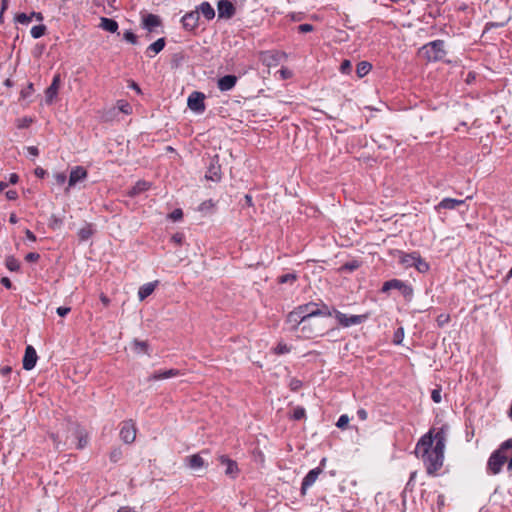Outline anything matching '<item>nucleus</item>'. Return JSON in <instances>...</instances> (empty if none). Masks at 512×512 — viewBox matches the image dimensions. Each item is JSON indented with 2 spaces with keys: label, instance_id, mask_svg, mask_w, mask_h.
<instances>
[{
  "label": "nucleus",
  "instance_id": "obj_35",
  "mask_svg": "<svg viewBox=\"0 0 512 512\" xmlns=\"http://www.w3.org/2000/svg\"><path fill=\"white\" fill-rule=\"evenodd\" d=\"M196 20H197L196 15L194 13H189L183 17V24L185 27H187V26L194 27Z\"/></svg>",
  "mask_w": 512,
  "mask_h": 512
},
{
  "label": "nucleus",
  "instance_id": "obj_50",
  "mask_svg": "<svg viewBox=\"0 0 512 512\" xmlns=\"http://www.w3.org/2000/svg\"><path fill=\"white\" fill-rule=\"evenodd\" d=\"M431 398L435 403H440L441 402V390L434 389L431 393Z\"/></svg>",
  "mask_w": 512,
  "mask_h": 512
},
{
  "label": "nucleus",
  "instance_id": "obj_44",
  "mask_svg": "<svg viewBox=\"0 0 512 512\" xmlns=\"http://www.w3.org/2000/svg\"><path fill=\"white\" fill-rule=\"evenodd\" d=\"M400 291L402 292V294L405 296V297H411L412 294H413V289L411 286L405 284L403 282V287L400 288Z\"/></svg>",
  "mask_w": 512,
  "mask_h": 512
},
{
  "label": "nucleus",
  "instance_id": "obj_63",
  "mask_svg": "<svg viewBox=\"0 0 512 512\" xmlns=\"http://www.w3.org/2000/svg\"><path fill=\"white\" fill-rule=\"evenodd\" d=\"M25 235L27 237L28 240L32 241V242H35L36 241V236L30 231V230H26L25 231Z\"/></svg>",
  "mask_w": 512,
  "mask_h": 512
},
{
  "label": "nucleus",
  "instance_id": "obj_7",
  "mask_svg": "<svg viewBox=\"0 0 512 512\" xmlns=\"http://www.w3.org/2000/svg\"><path fill=\"white\" fill-rule=\"evenodd\" d=\"M205 95L202 92H192L187 100V105L190 110L196 113H203L205 110L204 104Z\"/></svg>",
  "mask_w": 512,
  "mask_h": 512
},
{
  "label": "nucleus",
  "instance_id": "obj_36",
  "mask_svg": "<svg viewBox=\"0 0 512 512\" xmlns=\"http://www.w3.org/2000/svg\"><path fill=\"white\" fill-rule=\"evenodd\" d=\"M359 267V262L354 260V261H351V262H348L346 264H344L340 270L341 271H348V272H352L354 270H356L357 268Z\"/></svg>",
  "mask_w": 512,
  "mask_h": 512
},
{
  "label": "nucleus",
  "instance_id": "obj_53",
  "mask_svg": "<svg viewBox=\"0 0 512 512\" xmlns=\"http://www.w3.org/2000/svg\"><path fill=\"white\" fill-rule=\"evenodd\" d=\"M298 30L301 32V33H307V32H311L313 30V26L311 24H301L299 27H298Z\"/></svg>",
  "mask_w": 512,
  "mask_h": 512
},
{
  "label": "nucleus",
  "instance_id": "obj_8",
  "mask_svg": "<svg viewBox=\"0 0 512 512\" xmlns=\"http://www.w3.org/2000/svg\"><path fill=\"white\" fill-rule=\"evenodd\" d=\"M335 318L337 319V321L339 322L340 325H342L344 327H349V326L361 324L363 321H365L366 316L365 315L348 316L339 311H335Z\"/></svg>",
  "mask_w": 512,
  "mask_h": 512
},
{
  "label": "nucleus",
  "instance_id": "obj_30",
  "mask_svg": "<svg viewBox=\"0 0 512 512\" xmlns=\"http://www.w3.org/2000/svg\"><path fill=\"white\" fill-rule=\"evenodd\" d=\"M418 253L404 254L401 257V262L407 267H414Z\"/></svg>",
  "mask_w": 512,
  "mask_h": 512
},
{
  "label": "nucleus",
  "instance_id": "obj_45",
  "mask_svg": "<svg viewBox=\"0 0 512 512\" xmlns=\"http://www.w3.org/2000/svg\"><path fill=\"white\" fill-rule=\"evenodd\" d=\"M124 39L132 44H135L137 42L136 35L131 31H126L124 33Z\"/></svg>",
  "mask_w": 512,
  "mask_h": 512
},
{
  "label": "nucleus",
  "instance_id": "obj_10",
  "mask_svg": "<svg viewBox=\"0 0 512 512\" xmlns=\"http://www.w3.org/2000/svg\"><path fill=\"white\" fill-rule=\"evenodd\" d=\"M60 84H61L60 75L56 74L53 77V80H52V83L50 84V86L45 90L46 104L51 105L55 101V99L58 95L59 89H60Z\"/></svg>",
  "mask_w": 512,
  "mask_h": 512
},
{
  "label": "nucleus",
  "instance_id": "obj_15",
  "mask_svg": "<svg viewBox=\"0 0 512 512\" xmlns=\"http://www.w3.org/2000/svg\"><path fill=\"white\" fill-rule=\"evenodd\" d=\"M142 25L149 32H153L161 25V19L155 14H147L142 19Z\"/></svg>",
  "mask_w": 512,
  "mask_h": 512
},
{
  "label": "nucleus",
  "instance_id": "obj_13",
  "mask_svg": "<svg viewBox=\"0 0 512 512\" xmlns=\"http://www.w3.org/2000/svg\"><path fill=\"white\" fill-rule=\"evenodd\" d=\"M38 356L36 350L32 346H27L23 357V368L31 370L35 367Z\"/></svg>",
  "mask_w": 512,
  "mask_h": 512
},
{
  "label": "nucleus",
  "instance_id": "obj_33",
  "mask_svg": "<svg viewBox=\"0 0 512 512\" xmlns=\"http://www.w3.org/2000/svg\"><path fill=\"white\" fill-rule=\"evenodd\" d=\"M15 21L22 25H28L32 21L31 14L19 13L15 16Z\"/></svg>",
  "mask_w": 512,
  "mask_h": 512
},
{
  "label": "nucleus",
  "instance_id": "obj_48",
  "mask_svg": "<svg viewBox=\"0 0 512 512\" xmlns=\"http://www.w3.org/2000/svg\"><path fill=\"white\" fill-rule=\"evenodd\" d=\"M296 280V275L294 274H286V275H282L280 278H279V282L280 283H287V282H293Z\"/></svg>",
  "mask_w": 512,
  "mask_h": 512
},
{
  "label": "nucleus",
  "instance_id": "obj_5",
  "mask_svg": "<svg viewBox=\"0 0 512 512\" xmlns=\"http://www.w3.org/2000/svg\"><path fill=\"white\" fill-rule=\"evenodd\" d=\"M419 54L428 61L442 60L446 51L444 49V42L442 40L432 41L421 47Z\"/></svg>",
  "mask_w": 512,
  "mask_h": 512
},
{
  "label": "nucleus",
  "instance_id": "obj_47",
  "mask_svg": "<svg viewBox=\"0 0 512 512\" xmlns=\"http://www.w3.org/2000/svg\"><path fill=\"white\" fill-rule=\"evenodd\" d=\"M34 91L33 84L29 83L28 86L21 91L22 98L29 97Z\"/></svg>",
  "mask_w": 512,
  "mask_h": 512
},
{
  "label": "nucleus",
  "instance_id": "obj_25",
  "mask_svg": "<svg viewBox=\"0 0 512 512\" xmlns=\"http://www.w3.org/2000/svg\"><path fill=\"white\" fill-rule=\"evenodd\" d=\"M150 187V184L146 181H138L129 191L130 196L138 195L146 190H148Z\"/></svg>",
  "mask_w": 512,
  "mask_h": 512
},
{
  "label": "nucleus",
  "instance_id": "obj_14",
  "mask_svg": "<svg viewBox=\"0 0 512 512\" xmlns=\"http://www.w3.org/2000/svg\"><path fill=\"white\" fill-rule=\"evenodd\" d=\"M219 18L229 19L235 13V7L228 0H220L217 4Z\"/></svg>",
  "mask_w": 512,
  "mask_h": 512
},
{
  "label": "nucleus",
  "instance_id": "obj_52",
  "mask_svg": "<svg viewBox=\"0 0 512 512\" xmlns=\"http://www.w3.org/2000/svg\"><path fill=\"white\" fill-rule=\"evenodd\" d=\"M12 372V368L8 365L0 367V375L3 377H7Z\"/></svg>",
  "mask_w": 512,
  "mask_h": 512
},
{
  "label": "nucleus",
  "instance_id": "obj_21",
  "mask_svg": "<svg viewBox=\"0 0 512 512\" xmlns=\"http://www.w3.org/2000/svg\"><path fill=\"white\" fill-rule=\"evenodd\" d=\"M464 200L453 198H444L436 207V209H455L456 207L464 204Z\"/></svg>",
  "mask_w": 512,
  "mask_h": 512
},
{
  "label": "nucleus",
  "instance_id": "obj_60",
  "mask_svg": "<svg viewBox=\"0 0 512 512\" xmlns=\"http://www.w3.org/2000/svg\"><path fill=\"white\" fill-rule=\"evenodd\" d=\"M27 151L31 156H34V157L38 156V154H39V151H38L37 147H35V146H29L27 148Z\"/></svg>",
  "mask_w": 512,
  "mask_h": 512
},
{
  "label": "nucleus",
  "instance_id": "obj_16",
  "mask_svg": "<svg viewBox=\"0 0 512 512\" xmlns=\"http://www.w3.org/2000/svg\"><path fill=\"white\" fill-rule=\"evenodd\" d=\"M219 461L222 465H225L226 466V469H225V474L228 475V476H231V477H235L238 473V467H237V463L233 460H231L230 458H228L227 456H220L219 457Z\"/></svg>",
  "mask_w": 512,
  "mask_h": 512
},
{
  "label": "nucleus",
  "instance_id": "obj_32",
  "mask_svg": "<svg viewBox=\"0 0 512 512\" xmlns=\"http://www.w3.org/2000/svg\"><path fill=\"white\" fill-rule=\"evenodd\" d=\"M46 32V26L45 25H36V26H33L31 28V36L34 38V39H38L40 37H42Z\"/></svg>",
  "mask_w": 512,
  "mask_h": 512
},
{
  "label": "nucleus",
  "instance_id": "obj_59",
  "mask_svg": "<svg viewBox=\"0 0 512 512\" xmlns=\"http://www.w3.org/2000/svg\"><path fill=\"white\" fill-rule=\"evenodd\" d=\"M6 197L9 199V200H15L17 199L18 197V194L15 190H9L6 192Z\"/></svg>",
  "mask_w": 512,
  "mask_h": 512
},
{
  "label": "nucleus",
  "instance_id": "obj_57",
  "mask_svg": "<svg viewBox=\"0 0 512 512\" xmlns=\"http://www.w3.org/2000/svg\"><path fill=\"white\" fill-rule=\"evenodd\" d=\"M357 416L360 420L365 421L368 417L367 411L365 409H359L357 411Z\"/></svg>",
  "mask_w": 512,
  "mask_h": 512
},
{
  "label": "nucleus",
  "instance_id": "obj_64",
  "mask_svg": "<svg viewBox=\"0 0 512 512\" xmlns=\"http://www.w3.org/2000/svg\"><path fill=\"white\" fill-rule=\"evenodd\" d=\"M26 259L28 261H36L39 259V254L37 253H29L27 256H26Z\"/></svg>",
  "mask_w": 512,
  "mask_h": 512
},
{
  "label": "nucleus",
  "instance_id": "obj_9",
  "mask_svg": "<svg viewBox=\"0 0 512 512\" xmlns=\"http://www.w3.org/2000/svg\"><path fill=\"white\" fill-rule=\"evenodd\" d=\"M136 431V426L133 421H125L120 430V438L127 444L133 443L136 438Z\"/></svg>",
  "mask_w": 512,
  "mask_h": 512
},
{
  "label": "nucleus",
  "instance_id": "obj_51",
  "mask_svg": "<svg viewBox=\"0 0 512 512\" xmlns=\"http://www.w3.org/2000/svg\"><path fill=\"white\" fill-rule=\"evenodd\" d=\"M274 59H275V55L274 54H270V53H263L262 54V60L267 65H271L272 64V60H274Z\"/></svg>",
  "mask_w": 512,
  "mask_h": 512
},
{
  "label": "nucleus",
  "instance_id": "obj_46",
  "mask_svg": "<svg viewBox=\"0 0 512 512\" xmlns=\"http://www.w3.org/2000/svg\"><path fill=\"white\" fill-rule=\"evenodd\" d=\"M183 240H184V235L182 233H175L172 237H171V241L176 244V245H181L183 243Z\"/></svg>",
  "mask_w": 512,
  "mask_h": 512
},
{
  "label": "nucleus",
  "instance_id": "obj_1",
  "mask_svg": "<svg viewBox=\"0 0 512 512\" xmlns=\"http://www.w3.org/2000/svg\"><path fill=\"white\" fill-rule=\"evenodd\" d=\"M446 443V426L430 429L417 442L415 454L422 460L429 475H435L442 468Z\"/></svg>",
  "mask_w": 512,
  "mask_h": 512
},
{
  "label": "nucleus",
  "instance_id": "obj_61",
  "mask_svg": "<svg viewBox=\"0 0 512 512\" xmlns=\"http://www.w3.org/2000/svg\"><path fill=\"white\" fill-rule=\"evenodd\" d=\"M1 283L3 286H5L7 289H10L12 287V283L9 278L3 277L1 278Z\"/></svg>",
  "mask_w": 512,
  "mask_h": 512
},
{
  "label": "nucleus",
  "instance_id": "obj_55",
  "mask_svg": "<svg viewBox=\"0 0 512 512\" xmlns=\"http://www.w3.org/2000/svg\"><path fill=\"white\" fill-rule=\"evenodd\" d=\"M54 177H55L57 184H59V185L64 184L66 181V175L64 173H58Z\"/></svg>",
  "mask_w": 512,
  "mask_h": 512
},
{
  "label": "nucleus",
  "instance_id": "obj_20",
  "mask_svg": "<svg viewBox=\"0 0 512 512\" xmlns=\"http://www.w3.org/2000/svg\"><path fill=\"white\" fill-rule=\"evenodd\" d=\"M186 463L192 470H198L204 467V459L199 454H194L186 458Z\"/></svg>",
  "mask_w": 512,
  "mask_h": 512
},
{
  "label": "nucleus",
  "instance_id": "obj_23",
  "mask_svg": "<svg viewBox=\"0 0 512 512\" xmlns=\"http://www.w3.org/2000/svg\"><path fill=\"white\" fill-rule=\"evenodd\" d=\"M165 46V40L164 38H159L154 43H152L148 48L146 53L149 57H153L154 55L158 54L163 50Z\"/></svg>",
  "mask_w": 512,
  "mask_h": 512
},
{
  "label": "nucleus",
  "instance_id": "obj_42",
  "mask_svg": "<svg viewBox=\"0 0 512 512\" xmlns=\"http://www.w3.org/2000/svg\"><path fill=\"white\" fill-rule=\"evenodd\" d=\"M183 217V212L181 209H175L169 214V218L173 221H179Z\"/></svg>",
  "mask_w": 512,
  "mask_h": 512
},
{
  "label": "nucleus",
  "instance_id": "obj_40",
  "mask_svg": "<svg viewBox=\"0 0 512 512\" xmlns=\"http://www.w3.org/2000/svg\"><path fill=\"white\" fill-rule=\"evenodd\" d=\"M349 423V417L347 415H341L336 423L338 428L344 429Z\"/></svg>",
  "mask_w": 512,
  "mask_h": 512
},
{
  "label": "nucleus",
  "instance_id": "obj_56",
  "mask_svg": "<svg viewBox=\"0 0 512 512\" xmlns=\"http://www.w3.org/2000/svg\"><path fill=\"white\" fill-rule=\"evenodd\" d=\"M280 75H281V78L282 79H287V78H290L292 76V72L286 68H282L280 71H279Z\"/></svg>",
  "mask_w": 512,
  "mask_h": 512
},
{
  "label": "nucleus",
  "instance_id": "obj_22",
  "mask_svg": "<svg viewBox=\"0 0 512 512\" xmlns=\"http://www.w3.org/2000/svg\"><path fill=\"white\" fill-rule=\"evenodd\" d=\"M197 13L202 14L207 20L215 17V10L208 2H202L198 6Z\"/></svg>",
  "mask_w": 512,
  "mask_h": 512
},
{
  "label": "nucleus",
  "instance_id": "obj_27",
  "mask_svg": "<svg viewBox=\"0 0 512 512\" xmlns=\"http://www.w3.org/2000/svg\"><path fill=\"white\" fill-rule=\"evenodd\" d=\"M94 233L93 226L91 224H86L78 231V236L82 241L88 240Z\"/></svg>",
  "mask_w": 512,
  "mask_h": 512
},
{
  "label": "nucleus",
  "instance_id": "obj_12",
  "mask_svg": "<svg viewBox=\"0 0 512 512\" xmlns=\"http://www.w3.org/2000/svg\"><path fill=\"white\" fill-rule=\"evenodd\" d=\"M87 170L82 166L72 168L68 181V188L75 186L78 182L87 178Z\"/></svg>",
  "mask_w": 512,
  "mask_h": 512
},
{
  "label": "nucleus",
  "instance_id": "obj_18",
  "mask_svg": "<svg viewBox=\"0 0 512 512\" xmlns=\"http://www.w3.org/2000/svg\"><path fill=\"white\" fill-rule=\"evenodd\" d=\"M178 375H180L179 370L168 369V370H165V371H156L153 374H151L148 379L150 381H158V380L168 379V378H171V377H176Z\"/></svg>",
  "mask_w": 512,
  "mask_h": 512
},
{
  "label": "nucleus",
  "instance_id": "obj_49",
  "mask_svg": "<svg viewBox=\"0 0 512 512\" xmlns=\"http://www.w3.org/2000/svg\"><path fill=\"white\" fill-rule=\"evenodd\" d=\"M512 448V438L504 441L498 450H502V453L505 454V451Z\"/></svg>",
  "mask_w": 512,
  "mask_h": 512
},
{
  "label": "nucleus",
  "instance_id": "obj_62",
  "mask_svg": "<svg viewBox=\"0 0 512 512\" xmlns=\"http://www.w3.org/2000/svg\"><path fill=\"white\" fill-rule=\"evenodd\" d=\"M18 180H19V177L17 174L12 173L9 175V183L16 184L18 182Z\"/></svg>",
  "mask_w": 512,
  "mask_h": 512
},
{
  "label": "nucleus",
  "instance_id": "obj_26",
  "mask_svg": "<svg viewBox=\"0 0 512 512\" xmlns=\"http://www.w3.org/2000/svg\"><path fill=\"white\" fill-rule=\"evenodd\" d=\"M401 287H403V282L401 280L392 279V280L386 281L383 284L382 292H388L391 289H398V290H400Z\"/></svg>",
  "mask_w": 512,
  "mask_h": 512
},
{
  "label": "nucleus",
  "instance_id": "obj_6",
  "mask_svg": "<svg viewBox=\"0 0 512 512\" xmlns=\"http://www.w3.org/2000/svg\"><path fill=\"white\" fill-rule=\"evenodd\" d=\"M507 461V456L502 453V450L494 451L488 459L487 470L489 473L496 475L498 474L502 466Z\"/></svg>",
  "mask_w": 512,
  "mask_h": 512
},
{
  "label": "nucleus",
  "instance_id": "obj_24",
  "mask_svg": "<svg viewBox=\"0 0 512 512\" xmlns=\"http://www.w3.org/2000/svg\"><path fill=\"white\" fill-rule=\"evenodd\" d=\"M100 27L103 30H106L111 33H115L118 29V23L113 19L102 17L101 22H100Z\"/></svg>",
  "mask_w": 512,
  "mask_h": 512
},
{
  "label": "nucleus",
  "instance_id": "obj_38",
  "mask_svg": "<svg viewBox=\"0 0 512 512\" xmlns=\"http://www.w3.org/2000/svg\"><path fill=\"white\" fill-rule=\"evenodd\" d=\"M404 338V330L402 327L398 328L394 333L393 342L397 345L401 344Z\"/></svg>",
  "mask_w": 512,
  "mask_h": 512
},
{
  "label": "nucleus",
  "instance_id": "obj_54",
  "mask_svg": "<svg viewBox=\"0 0 512 512\" xmlns=\"http://www.w3.org/2000/svg\"><path fill=\"white\" fill-rule=\"evenodd\" d=\"M56 312L59 316L64 317L70 312V307H58Z\"/></svg>",
  "mask_w": 512,
  "mask_h": 512
},
{
  "label": "nucleus",
  "instance_id": "obj_17",
  "mask_svg": "<svg viewBox=\"0 0 512 512\" xmlns=\"http://www.w3.org/2000/svg\"><path fill=\"white\" fill-rule=\"evenodd\" d=\"M236 82H237L236 76L226 75V76L221 77L218 80L217 85H218V88L220 91H229L236 85Z\"/></svg>",
  "mask_w": 512,
  "mask_h": 512
},
{
  "label": "nucleus",
  "instance_id": "obj_34",
  "mask_svg": "<svg viewBox=\"0 0 512 512\" xmlns=\"http://www.w3.org/2000/svg\"><path fill=\"white\" fill-rule=\"evenodd\" d=\"M5 264L10 271H17L20 267L19 262L12 256L6 258Z\"/></svg>",
  "mask_w": 512,
  "mask_h": 512
},
{
  "label": "nucleus",
  "instance_id": "obj_58",
  "mask_svg": "<svg viewBox=\"0 0 512 512\" xmlns=\"http://www.w3.org/2000/svg\"><path fill=\"white\" fill-rule=\"evenodd\" d=\"M206 177L213 181H218L220 179V175L218 174V172H212V169H210V175H206Z\"/></svg>",
  "mask_w": 512,
  "mask_h": 512
},
{
  "label": "nucleus",
  "instance_id": "obj_41",
  "mask_svg": "<svg viewBox=\"0 0 512 512\" xmlns=\"http://www.w3.org/2000/svg\"><path fill=\"white\" fill-rule=\"evenodd\" d=\"M351 69H352V65L349 60H344L340 65V71L344 74L350 73Z\"/></svg>",
  "mask_w": 512,
  "mask_h": 512
},
{
  "label": "nucleus",
  "instance_id": "obj_19",
  "mask_svg": "<svg viewBox=\"0 0 512 512\" xmlns=\"http://www.w3.org/2000/svg\"><path fill=\"white\" fill-rule=\"evenodd\" d=\"M157 284H158V282L154 281V282H149V283L142 285L138 291L139 299L142 301L145 298H147L148 296H150L154 292Z\"/></svg>",
  "mask_w": 512,
  "mask_h": 512
},
{
  "label": "nucleus",
  "instance_id": "obj_29",
  "mask_svg": "<svg viewBox=\"0 0 512 512\" xmlns=\"http://www.w3.org/2000/svg\"><path fill=\"white\" fill-rule=\"evenodd\" d=\"M414 267L420 273H426V272H428V270L430 268L429 264L423 258H421V256L419 254L416 257V261H415V266Z\"/></svg>",
  "mask_w": 512,
  "mask_h": 512
},
{
  "label": "nucleus",
  "instance_id": "obj_37",
  "mask_svg": "<svg viewBox=\"0 0 512 512\" xmlns=\"http://www.w3.org/2000/svg\"><path fill=\"white\" fill-rule=\"evenodd\" d=\"M133 347L137 353H141V352L146 353L147 352V344L145 342L135 340L133 342Z\"/></svg>",
  "mask_w": 512,
  "mask_h": 512
},
{
  "label": "nucleus",
  "instance_id": "obj_3",
  "mask_svg": "<svg viewBox=\"0 0 512 512\" xmlns=\"http://www.w3.org/2000/svg\"><path fill=\"white\" fill-rule=\"evenodd\" d=\"M52 437L56 448H60V446L63 445L83 449L88 443L86 432L80 429L76 424L69 425L68 435L65 436L64 441H62L63 436L60 433H57Z\"/></svg>",
  "mask_w": 512,
  "mask_h": 512
},
{
  "label": "nucleus",
  "instance_id": "obj_39",
  "mask_svg": "<svg viewBox=\"0 0 512 512\" xmlns=\"http://www.w3.org/2000/svg\"><path fill=\"white\" fill-rule=\"evenodd\" d=\"M274 352L276 354H285L290 352V347L286 345L285 343H279L275 348Z\"/></svg>",
  "mask_w": 512,
  "mask_h": 512
},
{
  "label": "nucleus",
  "instance_id": "obj_4",
  "mask_svg": "<svg viewBox=\"0 0 512 512\" xmlns=\"http://www.w3.org/2000/svg\"><path fill=\"white\" fill-rule=\"evenodd\" d=\"M318 316H307L303 320L300 328L298 337L311 339L320 335H323L325 330V325L319 319Z\"/></svg>",
  "mask_w": 512,
  "mask_h": 512
},
{
  "label": "nucleus",
  "instance_id": "obj_2",
  "mask_svg": "<svg viewBox=\"0 0 512 512\" xmlns=\"http://www.w3.org/2000/svg\"><path fill=\"white\" fill-rule=\"evenodd\" d=\"M330 311L323 307L321 309L316 303H307L296 307L287 315L286 323L291 331H298L303 320L307 316H330Z\"/></svg>",
  "mask_w": 512,
  "mask_h": 512
},
{
  "label": "nucleus",
  "instance_id": "obj_31",
  "mask_svg": "<svg viewBox=\"0 0 512 512\" xmlns=\"http://www.w3.org/2000/svg\"><path fill=\"white\" fill-rule=\"evenodd\" d=\"M116 106L120 112L126 115H130L132 113V106L125 100H118Z\"/></svg>",
  "mask_w": 512,
  "mask_h": 512
},
{
  "label": "nucleus",
  "instance_id": "obj_43",
  "mask_svg": "<svg viewBox=\"0 0 512 512\" xmlns=\"http://www.w3.org/2000/svg\"><path fill=\"white\" fill-rule=\"evenodd\" d=\"M305 416V410L302 407H297L293 411V418L296 420H300Z\"/></svg>",
  "mask_w": 512,
  "mask_h": 512
},
{
  "label": "nucleus",
  "instance_id": "obj_28",
  "mask_svg": "<svg viewBox=\"0 0 512 512\" xmlns=\"http://www.w3.org/2000/svg\"><path fill=\"white\" fill-rule=\"evenodd\" d=\"M372 68V65L369 62L362 61L357 65L356 73L359 78L366 76Z\"/></svg>",
  "mask_w": 512,
  "mask_h": 512
},
{
  "label": "nucleus",
  "instance_id": "obj_11",
  "mask_svg": "<svg viewBox=\"0 0 512 512\" xmlns=\"http://www.w3.org/2000/svg\"><path fill=\"white\" fill-rule=\"evenodd\" d=\"M323 472V469L321 467L314 468L308 472V474L304 477L301 485V494L304 496L307 493V490L309 487H311L316 480L318 479L319 475Z\"/></svg>",
  "mask_w": 512,
  "mask_h": 512
}]
</instances>
